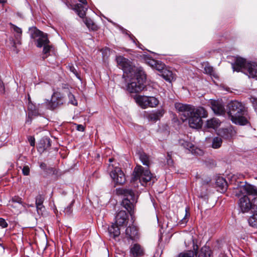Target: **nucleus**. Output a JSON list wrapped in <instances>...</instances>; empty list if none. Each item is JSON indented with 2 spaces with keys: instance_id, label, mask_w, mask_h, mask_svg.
<instances>
[{
  "instance_id": "obj_19",
  "label": "nucleus",
  "mask_w": 257,
  "mask_h": 257,
  "mask_svg": "<svg viewBox=\"0 0 257 257\" xmlns=\"http://www.w3.org/2000/svg\"><path fill=\"white\" fill-rule=\"evenodd\" d=\"M51 140L48 137H43L42 138L38 145V151L41 154L43 153L50 147L51 145Z\"/></svg>"
},
{
  "instance_id": "obj_34",
  "label": "nucleus",
  "mask_w": 257,
  "mask_h": 257,
  "mask_svg": "<svg viewBox=\"0 0 257 257\" xmlns=\"http://www.w3.org/2000/svg\"><path fill=\"white\" fill-rule=\"evenodd\" d=\"M222 143V140L220 137H214L212 141V147L214 149L219 148Z\"/></svg>"
},
{
  "instance_id": "obj_2",
  "label": "nucleus",
  "mask_w": 257,
  "mask_h": 257,
  "mask_svg": "<svg viewBox=\"0 0 257 257\" xmlns=\"http://www.w3.org/2000/svg\"><path fill=\"white\" fill-rule=\"evenodd\" d=\"M226 111L229 118L236 124L244 125L247 124L248 120L247 111L244 105L236 100L231 101L227 105Z\"/></svg>"
},
{
  "instance_id": "obj_35",
  "label": "nucleus",
  "mask_w": 257,
  "mask_h": 257,
  "mask_svg": "<svg viewBox=\"0 0 257 257\" xmlns=\"http://www.w3.org/2000/svg\"><path fill=\"white\" fill-rule=\"evenodd\" d=\"M249 225L257 227V212H254V214L248 219Z\"/></svg>"
},
{
  "instance_id": "obj_16",
  "label": "nucleus",
  "mask_w": 257,
  "mask_h": 257,
  "mask_svg": "<svg viewBox=\"0 0 257 257\" xmlns=\"http://www.w3.org/2000/svg\"><path fill=\"white\" fill-rule=\"evenodd\" d=\"M211 108L214 112L218 115L224 114L225 109L222 102L219 100H212L211 101Z\"/></svg>"
},
{
  "instance_id": "obj_60",
  "label": "nucleus",
  "mask_w": 257,
  "mask_h": 257,
  "mask_svg": "<svg viewBox=\"0 0 257 257\" xmlns=\"http://www.w3.org/2000/svg\"><path fill=\"white\" fill-rule=\"evenodd\" d=\"M114 160V159L112 158H109L108 159V161L110 162V163H111Z\"/></svg>"
},
{
  "instance_id": "obj_56",
  "label": "nucleus",
  "mask_w": 257,
  "mask_h": 257,
  "mask_svg": "<svg viewBox=\"0 0 257 257\" xmlns=\"http://www.w3.org/2000/svg\"><path fill=\"white\" fill-rule=\"evenodd\" d=\"M78 1L81 4L87 5V2L86 0H78Z\"/></svg>"
},
{
  "instance_id": "obj_22",
  "label": "nucleus",
  "mask_w": 257,
  "mask_h": 257,
  "mask_svg": "<svg viewBox=\"0 0 257 257\" xmlns=\"http://www.w3.org/2000/svg\"><path fill=\"white\" fill-rule=\"evenodd\" d=\"M164 111L163 109H158L156 111H153L148 114L147 118L150 121L156 122L163 115Z\"/></svg>"
},
{
  "instance_id": "obj_18",
  "label": "nucleus",
  "mask_w": 257,
  "mask_h": 257,
  "mask_svg": "<svg viewBox=\"0 0 257 257\" xmlns=\"http://www.w3.org/2000/svg\"><path fill=\"white\" fill-rule=\"evenodd\" d=\"M116 223L119 226H122L127 223L128 216L124 210L119 211L115 216Z\"/></svg>"
},
{
  "instance_id": "obj_55",
  "label": "nucleus",
  "mask_w": 257,
  "mask_h": 257,
  "mask_svg": "<svg viewBox=\"0 0 257 257\" xmlns=\"http://www.w3.org/2000/svg\"><path fill=\"white\" fill-rule=\"evenodd\" d=\"M187 142V141H185L183 139H180L179 141V144L180 146L184 147L185 145V144Z\"/></svg>"
},
{
  "instance_id": "obj_21",
  "label": "nucleus",
  "mask_w": 257,
  "mask_h": 257,
  "mask_svg": "<svg viewBox=\"0 0 257 257\" xmlns=\"http://www.w3.org/2000/svg\"><path fill=\"white\" fill-rule=\"evenodd\" d=\"M215 185L217 191L221 193L226 191L228 186L226 180L221 177H219L216 179Z\"/></svg>"
},
{
  "instance_id": "obj_61",
  "label": "nucleus",
  "mask_w": 257,
  "mask_h": 257,
  "mask_svg": "<svg viewBox=\"0 0 257 257\" xmlns=\"http://www.w3.org/2000/svg\"><path fill=\"white\" fill-rule=\"evenodd\" d=\"M7 0H0V3L4 4L6 3Z\"/></svg>"
},
{
  "instance_id": "obj_40",
  "label": "nucleus",
  "mask_w": 257,
  "mask_h": 257,
  "mask_svg": "<svg viewBox=\"0 0 257 257\" xmlns=\"http://www.w3.org/2000/svg\"><path fill=\"white\" fill-rule=\"evenodd\" d=\"M68 97L69 98V103L73 104V105L77 106L78 103L77 100L75 99L74 95L70 92L68 93Z\"/></svg>"
},
{
  "instance_id": "obj_6",
  "label": "nucleus",
  "mask_w": 257,
  "mask_h": 257,
  "mask_svg": "<svg viewBox=\"0 0 257 257\" xmlns=\"http://www.w3.org/2000/svg\"><path fill=\"white\" fill-rule=\"evenodd\" d=\"M175 107L182 116L181 118L184 121L188 119L196 110L194 106L192 105L179 102L175 104Z\"/></svg>"
},
{
  "instance_id": "obj_15",
  "label": "nucleus",
  "mask_w": 257,
  "mask_h": 257,
  "mask_svg": "<svg viewBox=\"0 0 257 257\" xmlns=\"http://www.w3.org/2000/svg\"><path fill=\"white\" fill-rule=\"evenodd\" d=\"M145 60L149 65L159 71L161 72L165 69V65L160 61L155 60L149 56L146 57Z\"/></svg>"
},
{
  "instance_id": "obj_31",
  "label": "nucleus",
  "mask_w": 257,
  "mask_h": 257,
  "mask_svg": "<svg viewBox=\"0 0 257 257\" xmlns=\"http://www.w3.org/2000/svg\"><path fill=\"white\" fill-rule=\"evenodd\" d=\"M218 125V120L214 118L208 119L206 121L205 126L208 128H215Z\"/></svg>"
},
{
  "instance_id": "obj_57",
  "label": "nucleus",
  "mask_w": 257,
  "mask_h": 257,
  "mask_svg": "<svg viewBox=\"0 0 257 257\" xmlns=\"http://www.w3.org/2000/svg\"><path fill=\"white\" fill-rule=\"evenodd\" d=\"M0 246H2L4 249H5V247L3 244V240L1 238H0Z\"/></svg>"
},
{
  "instance_id": "obj_30",
  "label": "nucleus",
  "mask_w": 257,
  "mask_h": 257,
  "mask_svg": "<svg viewBox=\"0 0 257 257\" xmlns=\"http://www.w3.org/2000/svg\"><path fill=\"white\" fill-rule=\"evenodd\" d=\"M29 31L31 32V37L32 39L39 38L44 34V33L38 30L36 27L30 28Z\"/></svg>"
},
{
  "instance_id": "obj_54",
  "label": "nucleus",
  "mask_w": 257,
  "mask_h": 257,
  "mask_svg": "<svg viewBox=\"0 0 257 257\" xmlns=\"http://www.w3.org/2000/svg\"><path fill=\"white\" fill-rule=\"evenodd\" d=\"M40 167L43 170H46L47 169V165L43 162H41L40 164Z\"/></svg>"
},
{
  "instance_id": "obj_8",
  "label": "nucleus",
  "mask_w": 257,
  "mask_h": 257,
  "mask_svg": "<svg viewBox=\"0 0 257 257\" xmlns=\"http://www.w3.org/2000/svg\"><path fill=\"white\" fill-rule=\"evenodd\" d=\"M136 102L142 108L157 106L159 101L155 97L139 95L136 97Z\"/></svg>"
},
{
  "instance_id": "obj_9",
  "label": "nucleus",
  "mask_w": 257,
  "mask_h": 257,
  "mask_svg": "<svg viewBox=\"0 0 257 257\" xmlns=\"http://www.w3.org/2000/svg\"><path fill=\"white\" fill-rule=\"evenodd\" d=\"M244 194L254 197L257 195V187L245 182L244 185L238 187L235 191L236 196H239L240 194L243 195Z\"/></svg>"
},
{
  "instance_id": "obj_38",
  "label": "nucleus",
  "mask_w": 257,
  "mask_h": 257,
  "mask_svg": "<svg viewBox=\"0 0 257 257\" xmlns=\"http://www.w3.org/2000/svg\"><path fill=\"white\" fill-rule=\"evenodd\" d=\"M172 152H168L166 158L167 164L169 167H173L174 165V161L172 159Z\"/></svg>"
},
{
  "instance_id": "obj_29",
  "label": "nucleus",
  "mask_w": 257,
  "mask_h": 257,
  "mask_svg": "<svg viewBox=\"0 0 257 257\" xmlns=\"http://www.w3.org/2000/svg\"><path fill=\"white\" fill-rule=\"evenodd\" d=\"M183 147L193 154L201 155L202 153L200 149L196 148L193 144L189 142H187Z\"/></svg>"
},
{
  "instance_id": "obj_37",
  "label": "nucleus",
  "mask_w": 257,
  "mask_h": 257,
  "mask_svg": "<svg viewBox=\"0 0 257 257\" xmlns=\"http://www.w3.org/2000/svg\"><path fill=\"white\" fill-rule=\"evenodd\" d=\"M15 40L12 39H10L11 41V44L13 47H16L17 44L21 45V38L22 36H15Z\"/></svg>"
},
{
  "instance_id": "obj_36",
  "label": "nucleus",
  "mask_w": 257,
  "mask_h": 257,
  "mask_svg": "<svg viewBox=\"0 0 257 257\" xmlns=\"http://www.w3.org/2000/svg\"><path fill=\"white\" fill-rule=\"evenodd\" d=\"M43 47V53L45 55V56H43V59L44 60L46 59L48 56L49 55L50 51L53 48V46L49 45V43L47 44L44 45Z\"/></svg>"
},
{
  "instance_id": "obj_59",
  "label": "nucleus",
  "mask_w": 257,
  "mask_h": 257,
  "mask_svg": "<svg viewBox=\"0 0 257 257\" xmlns=\"http://www.w3.org/2000/svg\"><path fill=\"white\" fill-rule=\"evenodd\" d=\"M32 107H33L32 105L29 104V105H28V109L29 110H32Z\"/></svg>"
},
{
  "instance_id": "obj_44",
  "label": "nucleus",
  "mask_w": 257,
  "mask_h": 257,
  "mask_svg": "<svg viewBox=\"0 0 257 257\" xmlns=\"http://www.w3.org/2000/svg\"><path fill=\"white\" fill-rule=\"evenodd\" d=\"M195 253L193 251H188L186 252L181 253L179 257H194Z\"/></svg>"
},
{
  "instance_id": "obj_11",
  "label": "nucleus",
  "mask_w": 257,
  "mask_h": 257,
  "mask_svg": "<svg viewBox=\"0 0 257 257\" xmlns=\"http://www.w3.org/2000/svg\"><path fill=\"white\" fill-rule=\"evenodd\" d=\"M139 238V233L138 228L136 226H129L125 232L124 240H127L130 243V241L133 242L137 241Z\"/></svg>"
},
{
  "instance_id": "obj_20",
  "label": "nucleus",
  "mask_w": 257,
  "mask_h": 257,
  "mask_svg": "<svg viewBox=\"0 0 257 257\" xmlns=\"http://www.w3.org/2000/svg\"><path fill=\"white\" fill-rule=\"evenodd\" d=\"M45 197L43 195L38 194L35 197V204L37 208V211L39 215H43L45 210V207L43 205Z\"/></svg>"
},
{
  "instance_id": "obj_52",
  "label": "nucleus",
  "mask_w": 257,
  "mask_h": 257,
  "mask_svg": "<svg viewBox=\"0 0 257 257\" xmlns=\"http://www.w3.org/2000/svg\"><path fill=\"white\" fill-rule=\"evenodd\" d=\"M76 130L78 131L84 132L85 127L82 124H76Z\"/></svg>"
},
{
  "instance_id": "obj_50",
  "label": "nucleus",
  "mask_w": 257,
  "mask_h": 257,
  "mask_svg": "<svg viewBox=\"0 0 257 257\" xmlns=\"http://www.w3.org/2000/svg\"><path fill=\"white\" fill-rule=\"evenodd\" d=\"M70 70L73 72L78 78H80V77L79 76V74L78 73L77 70L73 66H70Z\"/></svg>"
},
{
  "instance_id": "obj_23",
  "label": "nucleus",
  "mask_w": 257,
  "mask_h": 257,
  "mask_svg": "<svg viewBox=\"0 0 257 257\" xmlns=\"http://www.w3.org/2000/svg\"><path fill=\"white\" fill-rule=\"evenodd\" d=\"M138 154L139 159L141 162L142 163V164L148 167H149L150 165L152 164V160L151 156L143 151L139 152Z\"/></svg>"
},
{
  "instance_id": "obj_7",
  "label": "nucleus",
  "mask_w": 257,
  "mask_h": 257,
  "mask_svg": "<svg viewBox=\"0 0 257 257\" xmlns=\"http://www.w3.org/2000/svg\"><path fill=\"white\" fill-rule=\"evenodd\" d=\"M64 102V97L62 94L59 92H54L51 96V100L46 99L44 104L48 109L53 110L62 105Z\"/></svg>"
},
{
  "instance_id": "obj_25",
  "label": "nucleus",
  "mask_w": 257,
  "mask_h": 257,
  "mask_svg": "<svg viewBox=\"0 0 257 257\" xmlns=\"http://www.w3.org/2000/svg\"><path fill=\"white\" fill-rule=\"evenodd\" d=\"M161 72L162 77L169 82H171L176 79L174 74L171 71L165 68Z\"/></svg>"
},
{
  "instance_id": "obj_12",
  "label": "nucleus",
  "mask_w": 257,
  "mask_h": 257,
  "mask_svg": "<svg viewBox=\"0 0 257 257\" xmlns=\"http://www.w3.org/2000/svg\"><path fill=\"white\" fill-rule=\"evenodd\" d=\"M145 254L144 248L140 244L135 243L130 246V257H144Z\"/></svg>"
},
{
  "instance_id": "obj_49",
  "label": "nucleus",
  "mask_w": 257,
  "mask_h": 257,
  "mask_svg": "<svg viewBox=\"0 0 257 257\" xmlns=\"http://www.w3.org/2000/svg\"><path fill=\"white\" fill-rule=\"evenodd\" d=\"M0 92L4 94L5 92V88L3 81L0 79Z\"/></svg>"
},
{
  "instance_id": "obj_10",
  "label": "nucleus",
  "mask_w": 257,
  "mask_h": 257,
  "mask_svg": "<svg viewBox=\"0 0 257 257\" xmlns=\"http://www.w3.org/2000/svg\"><path fill=\"white\" fill-rule=\"evenodd\" d=\"M110 175L116 185H121L126 181L124 174L120 168L115 167L110 172Z\"/></svg>"
},
{
  "instance_id": "obj_58",
  "label": "nucleus",
  "mask_w": 257,
  "mask_h": 257,
  "mask_svg": "<svg viewBox=\"0 0 257 257\" xmlns=\"http://www.w3.org/2000/svg\"><path fill=\"white\" fill-rule=\"evenodd\" d=\"M14 48V51H15L17 54L19 53V50L18 49H17V48L16 47H13Z\"/></svg>"
},
{
  "instance_id": "obj_28",
  "label": "nucleus",
  "mask_w": 257,
  "mask_h": 257,
  "mask_svg": "<svg viewBox=\"0 0 257 257\" xmlns=\"http://www.w3.org/2000/svg\"><path fill=\"white\" fill-rule=\"evenodd\" d=\"M198 257H213L212 251L209 247L205 245L200 250Z\"/></svg>"
},
{
  "instance_id": "obj_33",
  "label": "nucleus",
  "mask_w": 257,
  "mask_h": 257,
  "mask_svg": "<svg viewBox=\"0 0 257 257\" xmlns=\"http://www.w3.org/2000/svg\"><path fill=\"white\" fill-rule=\"evenodd\" d=\"M204 70L206 74L213 76L214 78H217V75L214 70V68L210 65L208 64L206 65L204 67Z\"/></svg>"
},
{
  "instance_id": "obj_17",
  "label": "nucleus",
  "mask_w": 257,
  "mask_h": 257,
  "mask_svg": "<svg viewBox=\"0 0 257 257\" xmlns=\"http://www.w3.org/2000/svg\"><path fill=\"white\" fill-rule=\"evenodd\" d=\"M245 72L249 77L254 78L257 76V63L254 62H248L245 67Z\"/></svg>"
},
{
  "instance_id": "obj_24",
  "label": "nucleus",
  "mask_w": 257,
  "mask_h": 257,
  "mask_svg": "<svg viewBox=\"0 0 257 257\" xmlns=\"http://www.w3.org/2000/svg\"><path fill=\"white\" fill-rule=\"evenodd\" d=\"M118 226V225L116 223H112V224L108 228V232L110 236L113 238H115L120 235V229Z\"/></svg>"
},
{
  "instance_id": "obj_47",
  "label": "nucleus",
  "mask_w": 257,
  "mask_h": 257,
  "mask_svg": "<svg viewBox=\"0 0 257 257\" xmlns=\"http://www.w3.org/2000/svg\"><path fill=\"white\" fill-rule=\"evenodd\" d=\"M8 226V224L6 220L2 218H0V226L2 228H6Z\"/></svg>"
},
{
  "instance_id": "obj_3",
  "label": "nucleus",
  "mask_w": 257,
  "mask_h": 257,
  "mask_svg": "<svg viewBox=\"0 0 257 257\" xmlns=\"http://www.w3.org/2000/svg\"><path fill=\"white\" fill-rule=\"evenodd\" d=\"M119 194L123 195L124 197L121 202V205L132 216L134 213L135 204L137 202L135 196V191L132 189H121L117 191Z\"/></svg>"
},
{
  "instance_id": "obj_46",
  "label": "nucleus",
  "mask_w": 257,
  "mask_h": 257,
  "mask_svg": "<svg viewBox=\"0 0 257 257\" xmlns=\"http://www.w3.org/2000/svg\"><path fill=\"white\" fill-rule=\"evenodd\" d=\"M23 174L25 176H28L30 174V168L28 166H25L22 168Z\"/></svg>"
},
{
  "instance_id": "obj_42",
  "label": "nucleus",
  "mask_w": 257,
  "mask_h": 257,
  "mask_svg": "<svg viewBox=\"0 0 257 257\" xmlns=\"http://www.w3.org/2000/svg\"><path fill=\"white\" fill-rule=\"evenodd\" d=\"M251 210L253 212H257V195L251 199Z\"/></svg>"
},
{
  "instance_id": "obj_48",
  "label": "nucleus",
  "mask_w": 257,
  "mask_h": 257,
  "mask_svg": "<svg viewBox=\"0 0 257 257\" xmlns=\"http://www.w3.org/2000/svg\"><path fill=\"white\" fill-rule=\"evenodd\" d=\"M28 141L30 145L32 147H34L35 145V139L33 136L28 137Z\"/></svg>"
},
{
  "instance_id": "obj_26",
  "label": "nucleus",
  "mask_w": 257,
  "mask_h": 257,
  "mask_svg": "<svg viewBox=\"0 0 257 257\" xmlns=\"http://www.w3.org/2000/svg\"><path fill=\"white\" fill-rule=\"evenodd\" d=\"M82 4H77L74 6V10L76 11L78 15L81 18H83L86 15V11L87 10V5L85 6Z\"/></svg>"
},
{
  "instance_id": "obj_5",
  "label": "nucleus",
  "mask_w": 257,
  "mask_h": 257,
  "mask_svg": "<svg viewBox=\"0 0 257 257\" xmlns=\"http://www.w3.org/2000/svg\"><path fill=\"white\" fill-rule=\"evenodd\" d=\"M207 111L204 107L196 108L195 111L188 118L190 127L196 129L201 128L203 124L202 118L207 117Z\"/></svg>"
},
{
  "instance_id": "obj_45",
  "label": "nucleus",
  "mask_w": 257,
  "mask_h": 257,
  "mask_svg": "<svg viewBox=\"0 0 257 257\" xmlns=\"http://www.w3.org/2000/svg\"><path fill=\"white\" fill-rule=\"evenodd\" d=\"M13 28L14 31L17 33L15 36H22V30L21 28L13 25Z\"/></svg>"
},
{
  "instance_id": "obj_53",
  "label": "nucleus",
  "mask_w": 257,
  "mask_h": 257,
  "mask_svg": "<svg viewBox=\"0 0 257 257\" xmlns=\"http://www.w3.org/2000/svg\"><path fill=\"white\" fill-rule=\"evenodd\" d=\"M189 215V213L187 211V209H186V214L185 216L181 220V222H182L181 223H186L187 221L186 220V219L185 217Z\"/></svg>"
},
{
  "instance_id": "obj_13",
  "label": "nucleus",
  "mask_w": 257,
  "mask_h": 257,
  "mask_svg": "<svg viewBox=\"0 0 257 257\" xmlns=\"http://www.w3.org/2000/svg\"><path fill=\"white\" fill-rule=\"evenodd\" d=\"M238 205L242 212H247L251 209V198L246 195H243L239 199Z\"/></svg>"
},
{
  "instance_id": "obj_4",
  "label": "nucleus",
  "mask_w": 257,
  "mask_h": 257,
  "mask_svg": "<svg viewBox=\"0 0 257 257\" xmlns=\"http://www.w3.org/2000/svg\"><path fill=\"white\" fill-rule=\"evenodd\" d=\"M155 178H153V175L149 170L145 169L141 165H137L133 171V177L132 179V182L139 181L142 186H145L146 184L151 180L154 183Z\"/></svg>"
},
{
  "instance_id": "obj_32",
  "label": "nucleus",
  "mask_w": 257,
  "mask_h": 257,
  "mask_svg": "<svg viewBox=\"0 0 257 257\" xmlns=\"http://www.w3.org/2000/svg\"><path fill=\"white\" fill-rule=\"evenodd\" d=\"M84 22L88 29H91L92 31L97 30V26L95 24L93 21L90 18H86L84 20Z\"/></svg>"
},
{
  "instance_id": "obj_62",
  "label": "nucleus",
  "mask_w": 257,
  "mask_h": 257,
  "mask_svg": "<svg viewBox=\"0 0 257 257\" xmlns=\"http://www.w3.org/2000/svg\"><path fill=\"white\" fill-rule=\"evenodd\" d=\"M11 206L12 207H16L14 204H11Z\"/></svg>"
},
{
  "instance_id": "obj_39",
  "label": "nucleus",
  "mask_w": 257,
  "mask_h": 257,
  "mask_svg": "<svg viewBox=\"0 0 257 257\" xmlns=\"http://www.w3.org/2000/svg\"><path fill=\"white\" fill-rule=\"evenodd\" d=\"M222 136L225 139H230L232 137V131L227 128L223 129L222 130Z\"/></svg>"
},
{
  "instance_id": "obj_43",
  "label": "nucleus",
  "mask_w": 257,
  "mask_h": 257,
  "mask_svg": "<svg viewBox=\"0 0 257 257\" xmlns=\"http://www.w3.org/2000/svg\"><path fill=\"white\" fill-rule=\"evenodd\" d=\"M73 203L74 201H73L66 208H65L64 212L65 214L69 215L72 213V206L73 205Z\"/></svg>"
},
{
  "instance_id": "obj_27",
  "label": "nucleus",
  "mask_w": 257,
  "mask_h": 257,
  "mask_svg": "<svg viewBox=\"0 0 257 257\" xmlns=\"http://www.w3.org/2000/svg\"><path fill=\"white\" fill-rule=\"evenodd\" d=\"M36 46L38 48H41L48 43H50V41L48 38V35L44 33L41 37L36 40Z\"/></svg>"
},
{
  "instance_id": "obj_1",
  "label": "nucleus",
  "mask_w": 257,
  "mask_h": 257,
  "mask_svg": "<svg viewBox=\"0 0 257 257\" xmlns=\"http://www.w3.org/2000/svg\"><path fill=\"white\" fill-rule=\"evenodd\" d=\"M116 61L119 68L123 71L122 78L126 82V77H129L134 72L135 79L126 85V90L130 93H139L146 87L147 75L142 67H135L132 61L122 56L116 57Z\"/></svg>"
},
{
  "instance_id": "obj_41",
  "label": "nucleus",
  "mask_w": 257,
  "mask_h": 257,
  "mask_svg": "<svg viewBox=\"0 0 257 257\" xmlns=\"http://www.w3.org/2000/svg\"><path fill=\"white\" fill-rule=\"evenodd\" d=\"M11 201L14 203H17L22 206H24V204H25L22 200V198L18 196H15L13 197L11 199Z\"/></svg>"
},
{
  "instance_id": "obj_51",
  "label": "nucleus",
  "mask_w": 257,
  "mask_h": 257,
  "mask_svg": "<svg viewBox=\"0 0 257 257\" xmlns=\"http://www.w3.org/2000/svg\"><path fill=\"white\" fill-rule=\"evenodd\" d=\"M252 99L253 108L255 111L257 112V98L253 97Z\"/></svg>"
},
{
  "instance_id": "obj_14",
  "label": "nucleus",
  "mask_w": 257,
  "mask_h": 257,
  "mask_svg": "<svg viewBox=\"0 0 257 257\" xmlns=\"http://www.w3.org/2000/svg\"><path fill=\"white\" fill-rule=\"evenodd\" d=\"M248 62L245 59L241 57H236L234 62L231 64L232 68L234 71H241L244 73Z\"/></svg>"
}]
</instances>
